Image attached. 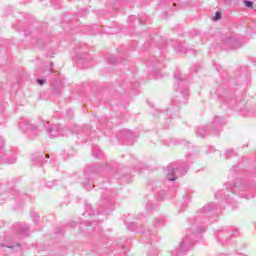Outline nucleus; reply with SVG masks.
Returning a JSON list of instances; mask_svg holds the SVG:
<instances>
[{
    "label": "nucleus",
    "instance_id": "f257e3e1",
    "mask_svg": "<svg viewBox=\"0 0 256 256\" xmlns=\"http://www.w3.org/2000/svg\"><path fill=\"white\" fill-rule=\"evenodd\" d=\"M216 209L217 204L211 202L206 204L197 212L198 215L194 220V224L192 225L191 230L186 232V236L180 242L176 256H182L183 253H187V251L193 247V243H195L197 236L205 232L207 225L213 223L210 217L215 213Z\"/></svg>",
    "mask_w": 256,
    "mask_h": 256
},
{
    "label": "nucleus",
    "instance_id": "f03ea898",
    "mask_svg": "<svg viewBox=\"0 0 256 256\" xmlns=\"http://www.w3.org/2000/svg\"><path fill=\"white\" fill-rule=\"evenodd\" d=\"M255 189V184H249L247 181L237 178L233 185L231 182L226 183L225 189L218 191L215 197L216 199H223L226 203H233V195L249 199V196L243 193H251L252 191H255Z\"/></svg>",
    "mask_w": 256,
    "mask_h": 256
},
{
    "label": "nucleus",
    "instance_id": "7ed1b4c3",
    "mask_svg": "<svg viewBox=\"0 0 256 256\" xmlns=\"http://www.w3.org/2000/svg\"><path fill=\"white\" fill-rule=\"evenodd\" d=\"M174 79L176 81L175 87L178 95L172 99V105L166 110L167 115L171 117L175 111H179V105L187 103V97H189V86L187 80L181 77V72L176 70L174 72Z\"/></svg>",
    "mask_w": 256,
    "mask_h": 256
},
{
    "label": "nucleus",
    "instance_id": "20e7f679",
    "mask_svg": "<svg viewBox=\"0 0 256 256\" xmlns=\"http://www.w3.org/2000/svg\"><path fill=\"white\" fill-rule=\"evenodd\" d=\"M110 171H113V164L112 163H106L105 166H88L84 172L86 182L84 183V187L87 191H90L91 185H89L92 181V179H95L97 175H105V173H109Z\"/></svg>",
    "mask_w": 256,
    "mask_h": 256
},
{
    "label": "nucleus",
    "instance_id": "39448f33",
    "mask_svg": "<svg viewBox=\"0 0 256 256\" xmlns=\"http://www.w3.org/2000/svg\"><path fill=\"white\" fill-rule=\"evenodd\" d=\"M164 185L165 183L163 181L152 179L147 184V190L152 191V193H154V197L158 201H161L165 199V193L167 192Z\"/></svg>",
    "mask_w": 256,
    "mask_h": 256
},
{
    "label": "nucleus",
    "instance_id": "423d86ee",
    "mask_svg": "<svg viewBox=\"0 0 256 256\" xmlns=\"http://www.w3.org/2000/svg\"><path fill=\"white\" fill-rule=\"evenodd\" d=\"M165 175L167 181H176L178 177H183L187 173V168L185 166H175L174 164H169L165 170Z\"/></svg>",
    "mask_w": 256,
    "mask_h": 256
},
{
    "label": "nucleus",
    "instance_id": "0eeeda50",
    "mask_svg": "<svg viewBox=\"0 0 256 256\" xmlns=\"http://www.w3.org/2000/svg\"><path fill=\"white\" fill-rule=\"evenodd\" d=\"M111 195V191L105 190L104 196L99 202V211L98 213H103L104 215H109L111 211H115V203L109 197Z\"/></svg>",
    "mask_w": 256,
    "mask_h": 256
},
{
    "label": "nucleus",
    "instance_id": "6e6552de",
    "mask_svg": "<svg viewBox=\"0 0 256 256\" xmlns=\"http://www.w3.org/2000/svg\"><path fill=\"white\" fill-rule=\"evenodd\" d=\"M241 36H227L222 39V48L223 49H239V47H243V43L241 41Z\"/></svg>",
    "mask_w": 256,
    "mask_h": 256
},
{
    "label": "nucleus",
    "instance_id": "1a4fd4ad",
    "mask_svg": "<svg viewBox=\"0 0 256 256\" xmlns=\"http://www.w3.org/2000/svg\"><path fill=\"white\" fill-rule=\"evenodd\" d=\"M225 123V118L220 116L214 117L210 125V131L214 137H217L221 133V131H223V125H225Z\"/></svg>",
    "mask_w": 256,
    "mask_h": 256
},
{
    "label": "nucleus",
    "instance_id": "9d476101",
    "mask_svg": "<svg viewBox=\"0 0 256 256\" xmlns=\"http://www.w3.org/2000/svg\"><path fill=\"white\" fill-rule=\"evenodd\" d=\"M236 233H238L237 230H217L215 232V237H217V240L219 241V243H221L222 245H225V243L227 242L228 239H231V236L235 235Z\"/></svg>",
    "mask_w": 256,
    "mask_h": 256
},
{
    "label": "nucleus",
    "instance_id": "9b49d317",
    "mask_svg": "<svg viewBox=\"0 0 256 256\" xmlns=\"http://www.w3.org/2000/svg\"><path fill=\"white\" fill-rule=\"evenodd\" d=\"M21 129H23L31 139H35V137L39 135V128L29 122L21 124Z\"/></svg>",
    "mask_w": 256,
    "mask_h": 256
},
{
    "label": "nucleus",
    "instance_id": "f8f14e48",
    "mask_svg": "<svg viewBox=\"0 0 256 256\" xmlns=\"http://www.w3.org/2000/svg\"><path fill=\"white\" fill-rule=\"evenodd\" d=\"M47 159H49V154H45V152H38L32 156V162L38 167L45 165Z\"/></svg>",
    "mask_w": 256,
    "mask_h": 256
},
{
    "label": "nucleus",
    "instance_id": "ddd939ff",
    "mask_svg": "<svg viewBox=\"0 0 256 256\" xmlns=\"http://www.w3.org/2000/svg\"><path fill=\"white\" fill-rule=\"evenodd\" d=\"M46 133L50 139H55V137H69V134L65 133V130L48 127Z\"/></svg>",
    "mask_w": 256,
    "mask_h": 256
},
{
    "label": "nucleus",
    "instance_id": "4468645a",
    "mask_svg": "<svg viewBox=\"0 0 256 256\" xmlns=\"http://www.w3.org/2000/svg\"><path fill=\"white\" fill-rule=\"evenodd\" d=\"M0 160L2 163H6L7 165H13L15 161H17V158L15 155L11 156V152H3V150H0Z\"/></svg>",
    "mask_w": 256,
    "mask_h": 256
},
{
    "label": "nucleus",
    "instance_id": "2eb2a0df",
    "mask_svg": "<svg viewBox=\"0 0 256 256\" xmlns=\"http://www.w3.org/2000/svg\"><path fill=\"white\" fill-rule=\"evenodd\" d=\"M196 135H197V137H202V139H203V138L207 137L208 135H213V134L211 132V128L201 126L197 129Z\"/></svg>",
    "mask_w": 256,
    "mask_h": 256
},
{
    "label": "nucleus",
    "instance_id": "dca6fc26",
    "mask_svg": "<svg viewBox=\"0 0 256 256\" xmlns=\"http://www.w3.org/2000/svg\"><path fill=\"white\" fill-rule=\"evenodd\" d=\"M121 135L123 136V139L125 141H128V145L133 144V142H131V141H133V137H134L133 132H131L129 130H122L119 134V137H121Z\"/></svg>",
    "mask_w": 256,
    "mask_h": 256
},
{
    "label": "nucleus",
    "instance_id": "f3484780",
    "mask_svg": "<svg viewBox=\"0 0 256 256\" xmlns=\"http://www.w3.org/2000/svg\"><path fill=\"white\" fill-rule=\"evenodd\" d=\"M16 229L20 235H29V226L27 224L17 223Z\"/></svg>",
    "mask_w": 256,
    "mask_h": 256
},
{
    "label": "nucleus",
    "instance_id": "a211bd4d",
    "mask_svg": "<svg viewBox=\"0 0 256 256\" xmlns=\"http://www.w3.org/2000/svg\"><path fill=\"white\" fill-rule=\"evenodd\" d=\"M32 44L38 49H43L45 46V40H43V38H37L36 40L32 39Z\"/></svg>",
    "mask_w": 256,
    "mask_h": 256
},
{
    "label": "nucleus",
    "instance_id": "6ab92c4d",
    "mask_svg": "<svg viewBox=\"0 0 256 256\" xmlns=\"http://www.w3.org/2000/svg\"><path fill=\"white\" fill-rule=\"evenodd\" d=\"M142 237L144 239H149L150 241H155V233L151 232V231H146V232H143V235Z\"/></svg>",
    "mask_w": 256,
    "mask_h": 256
},
{
    "label": "nucleus",
    "instance_id": "aec40b11",
    "mask_svg": "<svg viewBox=\"0 0 256 256\" xmlns=\"http://www.w3.org/2000/svg\"><path fill=\"white\" fill-rule=\"evenodd\" d=\"M92 153L96 159H101V157L103 156V152L97 147H93Z\"/></svg>",
    "mask_w": 256,
    "mask_h": 256
},
{
    "label": "nucleus",
    "instance_id": "412c9836",
    "mask_svg": "<svg viewBox=\"0 0 256 256\" xmlns=\"http://www.w3.org/2000/svg\"><path fill=\"white\" fill-rule=\"evenodd\" d=\"M165 225V219L163 218H157L154 222V227H163Z\"/></svg>",
    "mask_w": 256,
    "mask_h": 256
},
{
    "label": "nucleus",
    "instance_id": "4be33fe9",
    "mask_svg": "<svg viewBox=\"0 0 256 256\" xmlns=\"http://www.w3.org/2000/svg\"><path fill=\"white\" fill-rule=\"evenodd\" d=\"M126 226L130 231H137V224L134 222H127Z\"/></svg>",
    "mask_w": 256,
    "mask_h": 256
},
{
    "label": "nucleus",
    "instance_id": "5701e85b",
    "mask_svg": "<svg viewBox=\"0 0 256 256\" xmlns=\"http://www.w3.org/2000/svg\"><path fill=\"white\" fill-rule=\"evenodd\" d=\"M121 181L123 183H131V174H125L122 176Z\"/></svg>",
    "mask_w": 256,
    "mask_h": 256
},
{
    "label": "nucleus",
    "instance_id": "b1692460",
    "mask_svg": "<svg viewBox=\"0 0 256 256\" xmlns=\"http://www.w3.org/2000/svg\"><path fill=\"white\" fill-rule=\"evenodd\" d=\"M237 154L233 150L226 151V158L231 159V157H235Z\"/></svg>",
    "mask_w": 256,
    "mask_h": 256
},
{
    "label": "nucleus",
    "instance_id": "393cba45",
    "mask_svg": "<svg viewBox=\"0 0 256 256\" xmlns=\"http://www.w3.org/2000/svg\"><path fill=\"white\" fill-rule=\"evenodd\" d=\"M146 210H147V211H153V202L148 201V202L146 203Z\"/></svg>",
    "mask_w": 256,
    "mask_h": 256
},
{
    "label": "nucleus",
    "instance_id": "a878e982",
    "mask_svg": "<svg viewBox=\"0 0 256 256\" xmlns=\"http://www.w3.org/2000/svg\"><path fill=\"white\" fill-rule=\"evenodd\" d=\"M108 63H110V65H115L117 63V58L113 56L108 58Z\"/></svg>",
    "mask_w": 256,
    "mask_h": 256
},
{
    "label": "nucleus",
    "instance_id": "bb28decb",
    "mask_svg": "<svg viewBox=\"0 0 256 256\" xmlns=\"http://www.w3.org/2000/svg\"><path fill=\"white\" fill-rule=\"evenodd\" d=\"M244 5L248 8L253 7V2L250 0H244Z\"/></svg>",
    "mask_w": 256,
    "mask_h": 256
},
{
    "label": "nucleus",
    "instance_id": "cd10ccee",
    "mask_svg": "<svg viewBox=\"0 0 256 256\" xmlns=\"http://www.w3.org/2000/svg\"><path fill=\"white\" fill-rule=\"evenodd\" d=\"M221 19V12H216L215 16L213 17V21H219Z\"/></svg>",
    "mask_w": 256,
    "mask_h": 256
},
{
    "label": "nucleus",
    "instance_id": "c85d7f7f",
    "mask_svg": "<svg viewBox=\"0 0 256 256\" xmlns=\"http://www.w3.org/2000/svg\"><path fill=\"white\" fill-rule=\"evenodd\" d=\"M178 51L180 53H187V48H184L183 45L178 46Z\"/></svg>",
    "mask_w": 256,
    "mask_h": 256
},
{
    "label": "nucleus",
    "instance_id": "c756f323",
    "mask_svg": "<svg viewBox=\"0 0 256 256\" xmlns=\"http://www.w3.org/2000/svg\"><path fill=\"white\" fill-rule=\"evenodd\" d=\"M37 81V83H38V85H45V79H37L36 80Z\"/></svg>",
    "mask_w": 256,
    "mask_h": 256
},
{
    "label": "nucleus",
    "instance_id": "7c9ffc66",
    "mask_svg": "<svg viewBox=\"0 0 256 256\" xmlns=\"http://www.w3.org/2000/svg\"><path fill=\"white\" fill-rule=\"evenodd\" d=\"M227 105H229V107H233V105H235V99L230 100V102H226Z\"/></svg>",
    "mask_w": 256,
    "mask_h": 256
},
{
    "label": "nucleus",
    "instance_id": "2f4dec72",
    "mask_svg": "<svg viewBox=\"0 0 256 256\" xmlns=\"http://www.w3.org/2000/svg\"><path fill=\"white\" fill-rule=\"evenodd\" d=\"M10 194H11V195H19V191H17V190H11Z\"/></svg>",
    "mask_w": 256,
    "mask_h": 256
},
{
    "label": "nucleus",
    "instance_id": "473e14b6",
    "mask_svg": "<svg viewBox=\"0 0 256 256\" xmlns=\"http://www.w3.org/2000/svg\"><path fill=\"white\" fill-rule=\"evenodd\" d=\"M182 143H183V141L175 140L174 145H181Z\"/></svg>",
    "mask_w": 256,
    "mask_h": 256
},
{
    "label": "nucleus",
    "instance_id": "72a5a7b5",
    "mask_svg": "<svg viewBox=\"0 0 256 256\" xmlns=\"http://www.w3.org/2000/svg\"><path fill=\"white\" fill-rule=\"evenodd\" d=\"M69 115H73V110H68Z\"/></svg>",
    "mask_w": 256,
    "mask_h": 256
},
{
    "label": "nucleus",
    "instance_id": "f704fd0d",
    "mask_svg": "<svg viewBox=\"0 0 256 256\" xmlns=\"http://www.w3.org/2000/svg\"><path fill=\"white\" fill-rule=\"evenodd\" d=\"M86 225L87 227H89L91 225V222H87Z\"/></svg>",
    "mask_w": 256,
    "mask_h": 256
},
{
    "label": "nucleus",
    "instance_id": "c9c22d12",
    "mask_svg": "<svg viewBox=\"0 0 256 256\" xmlns=\"http://www.w3.org/2000/svg\"><path fill=\"white\" fill-rule=\"evenodd\" d=\"M8 247V249H13V246H7Z\"/></svg>",
    "mask_w": 256,
    "mask_h": 256
},
{
    "label": "nucleus",
    "instance_id": "e433bc0d",
    "mask_svg": "<svg viewBox=\"0 0 256 256\" xmlns=\"http://www.w3.org/2000/svg\"><path fill=\"white\" fill-rule=\"evenodd\" d=\"M50 73H53V68H50Z\"/></svg>",
    "mask_w": 256,
    "mask_h": 256
},
{
    "label": "nucleus",
    "instance_id": "4c0bfd02",
    "mask_svg": "<svg viewBox=\"0 0 256 256\" xmlns=\"http://www.w3.org/2000/svg\"><path fill=\"white\" fill-rule=\"evenodd\" d=\"M140 23H144L143 20H140Z\"/></svg>",
    "mask_w": 256,
    "mask_h": 256
},
{
    "label": "nucleus",
    "instance_id": "58836bf2",
    "mask_svg": "<svg viewBox=\"0 0 256 256\" xmlns=\"http://www.w3.org/2000/svg\"><path fill=\"white\" fill-rule=\"evenodd\" d=\"M47 186L49 187V182L47 183Z\"/></svg>",
    "mask_w": 256,
    "mask_h": 256
},
{
    "label": "nucleus",
    "instance_id": "ea45409f",
    "mask_svg": "<svg viewBox=\"0 0 256 256\" xmlns=\"http://www.w3.org/2000/svg\"><path fill=\"white\" fill-rule=\"evenodd\" d=\"M251 197H255L254 195H251Z\"/></svg>",
    "mask_w": 256,
    "mask_h": 256
},
{
    "label": "nucleus",
    "instance_id": "a19ab883",
    "mask_svg": "<svg viewBox=\"0 0 256 256\" xmlns=\"http://www.w3.org/2000/svg\"><path fill=\"white\" fill-rule=\"evenodd\" d=\"M173 5L175 6L176 4H175V3H173Z\"/></svg>",
    "mask_w": 256,
    "mask_h": 256
},
{
    "label": "nucleus",
    "instance_id": "79ce46f5",
    "mask_svg": "<svg viewBox=\"0 0 256 256\" xmlns=\"http://www.w3.org/2000/svg\"><path fill=\"white\" fill-rule=\"evenodd\" d=\"M0 199H1V196H0Z\"/></svg>",
    "mask_w": 256,
    "mask_h": 256
}]
</instances>
